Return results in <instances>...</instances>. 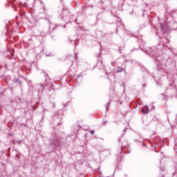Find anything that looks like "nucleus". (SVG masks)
Returning a JSON list of instances; mask_svg holds the SVG:
<instances>
[{
    "instance_id": "1",
    "label": "nucleus",
    "mask_w": 177,
    "mask_h": 177,
    "mask_svg": "<svg viewBox=\"0 0 177 177\" xmlns=\"http://www.w3.org/2000/svg\"><path fill=\"white\" fill-rule=\"evenodd\" d=\"M143 114H147L148 111H149V108L147 106H145L144 108H142V110Z\"/></svg>"
},
{
    "instance_id": "2",
    "label": "nucleus",
    "mask_w": 177,
    "mask_h": 177,
    "mask_svg": "<svg viewBox=\"0 0 177 177\" xmlns=\"http://www.w3.org/2000/svg\"><path fill=\"white\" fill-rule=\"evenodd\" d=\"M121 71H122V68H118L117 72L118 73H121Z\"/></svg>"
},
{
    "instance_id": "3",
    "label": "nucleus",
    "mask_w": 177,
    "mask_h": 177,
    "mask_svg": "<svg viewBox=\"0 0 177 177\" xmlns=\"http://www.w3.org/2000/svg\"><path fill=\"white\" fill-rule=\"evenodd\" d=\"M91 135H93V134L95 133V131H94L93 130H92V131H91Z\"/></svg>"
}]
</instances>
